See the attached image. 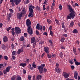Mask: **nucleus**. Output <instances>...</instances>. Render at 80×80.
<instances>
[{
    "label": "nucleus",
    "instance_id": "obj_1",
    "mask_svg": "<svg viewBox=\"0 0 80 80\" xmlns=\"http://www.w3.org/2000/svg\"><path fill=\"white\" fill-rule=\"evenodd\" d=\"M26 24L28 27V31L29 34L30 35H32L33 34V32H32V28H31V22L30 19H28L26 21Z\"/></svg>",
    "mask_w": 80,
    "mask_h": 80
},
{
    "label": "nucleus",
    "instance_id": "obj_2",
    "mask_svg": "<svg viewBox=\"0 0 80 80\" xmlns=\"http://www.w3.org/2000/svg\"><path fill=\"white\" fill-rule=\"evenodd\" d=\"M10 2H11V4L12 6L14 7L15 6V3L16 5H18L20 2H21V0H10Z\"/></svg>",
    "mask_w": 80,
    "mask_h": 80
},
{
    "label": "nucleus",
    "instance_id": "obj_3",
    "mask_svg": "<svg viewBox=\"0 0 80 80\" xmlns=\"http://www.w3.org/2000/svg\"><path fill=\"white\" fill-rule=\"evenodd\" d=\"M41 66H39L38 68V70H39V72L40 73H42L43 72V67L45 66V64H41Z\"/></svg>",
    "mask_w": 80,
    "mask_h": 80
},
{
    "label": "nucleus",
    "instance_id": "obj_4",
    "mask_svg": "<svg viewBox=\"0 0 80 80\" xmlns=\"http://www.w3.org/2000/svg\"><path fill=\"white\" fill-rule=\"evenodd\" d=\"M15 33L16 35H18L21 33V29L18 27H16L15 28Z\"/></svg>",
    "mask_w": 80,
    "mask_h": 80
},
{
    "label": "nucleus",
    "instance_id": "obj_5",
    "mask_svg": "<svg viewBox=\"0 0 80 80\" xmlns=\"http://www.w3.org/2000/svg\"><path fill=\"white\" fill-rule=\"evenodd\" d=\"M10 68H11V67L9 66L6 69L4 70L3 71V73L5 75L7 74L8 72H10Z\"/></svg>",
    "mask_w": 80,
    "mask_h": 80
},
{
    "label": "nucleus",
    "instance_id": "obj_6",
    "mask_svg": "<svg viewBox=\"0 0 80 80\" xmlns=\"http://www.w3.org/2000/svg\"><path fill=\"white\" fill-rule=\"evenodd\" d=\"M74 17H75V14L72 13H70L67 17L68 19H71L72 18L73 19Z\"/></svg>",
    "mask_w": 80,
    "mask_h": 80
},
{
    "label": "nucleus",
    "instance_id": "obj_7",
    "mask_svg": "<svg viewBox=\"0 0 80 80\" xmlns=\"http://www.w3.org/2000/svg\"><path fill=\"white\" fill-rule=\"evenodd\" d=\"M29 9L30 13L28 14V17H33V15H32L33 14V9L31 8H29Z\"/></svg>",
    "mask_w": 80,
    "mask_h": 80
},
{
    "label": "nucleus",
    "instance_id": "obj_8",
    "mask_svg": "<svg viewBox=\"0 0 80 80\" xmlns=\"http://www.w3.org/2000/svg\"><path fill=\"white\" fill-rule=\"evenodd\" d=\"M62 75L63 76H64L65 78H68V77H69V75H70V73H67L65 72H63Z\"/></svg>",
    "mask_w": 80,
    "mask_h": 80
},
{
    "label": "nucleus",
    "instance_id": "obj_9",
    "mask_svg": "<svg viewBox=\"0 0 80 80\" xmlns=\"http://www.w3.org/2000/svg\"><path fill=\"white\" fill-rule=\"evenodd\" d=\"M22 14L21 12L18 13L17 14V18L18 19V20H21L22 17Z\"/></svg>",
    "mask_w": 80,
    "mask_h": 80
},
{
    "label": "nucleus",
    "instance_id": "obj_10",
    "mask_svg": "<svg viewBox=\"0 0 80 80\" xmlns=\"http://www.w3.org/2000/svg\"><path fill=\"white\" fill-rule=\"evenodd\" d=\"M36 28L39 30H42V25H39V23H38L36 26Z\"/></svg>",
    "mask_w": 80,
    "mask_h": 80
},
{
    "label": "nucleus",
    "instance_id": "obj_11",
    "mask_svg": "<svg viewBox=\"0 0 80 80\" xmlns=\"http://www.w3.org/2000/svg\"><path fill=\"white\" fill-rule=\"evenodd\" d=\"M44 52L46 53H47L48 54L49 53V48L48 47H45L44 48Z\"/></svg>",
    "mask_w": 80,
    "mask_h": 80
},
{
    "label": "nucleus",
    "instance_id": "obj_12",
    "mask_svg": "<svg viewBox=\"0 0 80 80\" xmlns=\"http://www.w3.org/2000/svg\"><path fill=\"white\" fill-rule=\"evenodd\" d=\"M61 70H61V69L59 68L58 67H56L55 69V72H57V73H58L61 72Z\"/></svg>",
    "mask_w": 80,
    "mask_h": 80
},
{
    "label": "nucleus",
    "instance_id": "obj_13",
    "mask_svg": "<svg viewBox=\"0 0 80 80\" xmlns=\"http://www.w3.org/2000/svg\"><path fill=\"white\" fill-rule=\"evenodd\" d=\"M3 41H4V42H8V38L7 36H4L3 38Z\"/></svg>",
    "mask_w": 80,
    "mask_h": 80
},
{
    "label": "nucleus",
    "instance_id": "obj_14",
    "mask_svg": "<svg viewBox=\"0 0 80 80\" xmlns=\"http://www.w3.org/2000/svg\"><path fill=\"white\" fill-rule=\"evenodd\" d=\"M31 43H34V42H35V38L33 37L32 38H31Z\"/></svg>",
    "mask_w": 80,
    "mask_h": 80
},
{
    "label": "nucleus",
    "instance_id": "obj_15",
    "mask_svg": "<svg viewBox=\"0 0 80 80\" xmlns=\"http://www.w3.org/2000/svg\"><path fill=\"white\" fill-rule=\"evenodd\" d=\"M77 76H78V72L75 71L74 72V76L75 78L76 79H77Z\"/></svg>",
    "mask_w": 80,
    "mask_h": 80
},
{
    "label": "nucleus",
    "instance_id": "obj_16",
    "mask_svg": "<svg viewBox=\"0 0 80 80\" xmlns=\"http://www.w3.org/2000/svg\"><path fill=\"white\" fill-rule=\"evenodd\" d=\"M11 30H12L11 31L12 35H13V36H14L15 34V31H14V28H12Z\"/></svg>",
    "mask_w": 80,
    "mask_h": 80
},
{
    "label": "nucleus",
    "instance_id": "obj_17",
    "mask_svg": "<svg viewBox=\"0 0 80 80\" xmlns=\"http://www.w3.org/2000/svg\"><path fill=\"white\" fill-rule=\"evenodd\" d=\"M71 7V6H70V5H68V7L69 8L70 12H73V9H72V8Z\"/></svg>",
    "mask_w": 80,
    "mask_h": 80
},
{
    "label": "nucleus",
    "instance_id": "obj_18",
    "mask_svg": "<svg viewBox=\"0 0 80 80\" xmlns=\"http://www.w3.org/2000/svg\"><path fill=\"white\" fill-rule=\"evenodd\" d=\"M23 51L22 49L21 50L20 49H19L17 52L18 54V55L20 54V53H21V52H23Z\"/></svg>",
    "mask_w": 80,
    "mask_h": 80
},
{
    "label": "nucleus",
    "instance_id": "obj_19",
    "mask_svg": "<svg viewBox=\"0 0 80 80\" xmlns=\"http://www.w3.org/2000/svg\"><path fill=\"white\" fill-rule=\"evenodd\" d=\"M25 12H26L25 9L24 8L22 10L21 13H22V15H25Z\"/></svg>",
    "mask_w": 80,
    "mask_h": 80
},
{
    "label": "nucleus",
    "instance_id": "obj_20",
    "mask_svg": "<svg viewBox=\"0 0 80 80\" xmlns=\"http://www.w3.org/2000/svg\"><path fill=\"white\" fill-rule=\"evenodd\" d=\"M16 80H22V78L20 76H18Z\"/></svg>",
    "mask_w": 80,
    "mask_h": 80
},
{
    "label": "nucleus",
    "instance_id": "obj_21",
    "mask_svg": "<svg viewBox=\"0 0 80 80\" xmlns=\"http://www.w3.org/2000/svg\"><path fill=\"white\" fill-rule=\"evenodd\" d=\"M32 66L35 68H37V65H35V62L33 63Z\"/></svg>",
    "mask_w": 80,
    "mask_h": 80
},
{
    "label": "nucleus",
    "instance_id": "obj_22",
    "mask_svg": "<svg viewBox=\"0 0 80 80\" xmlns=\"http://www.w3.org/2000/svg\"><path fill=\"white\" fill-rule=\"evenodd\" d=\"M36 10H37V11H39V12H40V11L41 10L40 9V8L38 6H37L36 8Z\"/></svg>",
    "mask_w": 80,
    "mask_h": 80
},
{
    "label": "nucleus",
    "instance_id": "obj_23",
    "mask_svg": "<svg viewBox=\"0 0 80 80\" xmlns=\"http://www.w3.org/2000/svg\"><path fill=\"white\" fill-rule=\"evenodd\" d=\"M26 63H21L20 64V66H21V67H25L26 66Z\"/></svg>",
    "mask_w": 80,
    "mask_h": 80
},
{
    "label": "nucleus",
    "instance_id": "obj_24",
    "mask_svg": "<svg viewBox=\"0 0 80 80\" xmlns=\"http://www.w3.org/2000/svg\"><path fill=\"white\" fill-rule=\"evenodd\" d=\"M47 21L48 23L49 24H51L52 23V20L48 19H47Z\"/></svg>",
    "mask_w": 80,
    "mask_h": 80
},
{
    "label": "nucleus",
    "instance_id": "obj_25",
    "mask_svg": "<svg viewBox=\"0 0 80 80\" xmlns=\"http://www.w3.org/2000/svg\"><path fill=\"white\" fill-rule=\"evenodd\" d=\"M75 63L76 65H77V66L78 65H80V62H78L77 61L75 62Z\"/></svg>",
    "mask_w": 80,
    "mask_h": 80
},
{
    "label": "nucleus",
    "instance_id": "obj_26",
    "mask_svg": "<svg viewBox=\"0 0 80 80\" xmlns=\"http://www.w3.org/2000/svg\"><path fill=\"white\" fill-rule=\"evenodd\" d=\"M60 41H61V42H62V43L64 42V41H65V38H61Z\"/></svg>",
    "mask_w": 80,
    "mask_h": 80
},
{
    "label": "nucleus",
    "instance_id": "obj_27",
    "mask_svg": "<svg viewBox=\"0 0 80 80\" xmlns=\"http://www.w3.org/2000/svg\"><path fill=\"white\" fill-rule=\"evenodd\" d=\"M42 78V76L41 75H38L37 77V79L39 80V79H41Z\"/></svg>",
    "mask_w": 80,
    "mask_h": 80
},
{
    "label": "nucleus",
    "instance_id": "obj_28",
    "mask_svg": "<svg viewBox=\"0 0 80 80\" xmlns=\"http://www.w3.org/2000/svg\"><path fill=\"white\" fill-rule=\"evenodd\" d=\"M72 32L74 33H78V31L77 29H74L72 31Z\"/></svg>",
    "mask_w": 80,
    "mask_h": 80
},
{
    "label": "nucleus",
    "instance_id": "obj_29",
    "mask_svg": "<svg viewBox=\"0 0 80 80\" xmlns=\"http://www.w3.org/2000/svg\"><path fill=\"white\" fill-rule=\"evenodd\" d=\"M2 48L3 49V50H5V48H6V47L5 45H2Z\"/></svg>",
    "mask_w": 80,
    "mask_h": 80
},
{
    "label": "nucleus",
    "instance_id": "obj_30",
    "mask_svg": "<svg viewBox=\"0 0 80 80\" xmlns=\"http://www.w3.org/2000/svg\"><path fill=\"white\" fill-rule=\"evenodd\" d=\"M73 25H74V22H72L70 24V27H72Z\"/></svg>",
    "mask_w": 80,
    "mask_h": 80
},
{
    "label": "nucleus",
    "instance_id": "obj_31",
    "mask_svg": "<svg viewBox=\"0 0 80 80\" xmlns=\"http://www.w3.org/2000/svg\"><path fill=\"white\" fill-rule=\"evenodd\" d=\"M17 53V51H13L12 53V55H16Z\"/></svg>",
    "mask_w": 80,
    "mask_h": 80
},
{
    "label": "nucleus",
    "instance_id": "obj_32",
    "mask_svg": "<svg viewBox=\"0 0 80 80\" xmlns=\"http://www.w3.org/2000/svg\"><path fill=\"white\" fill-rule=\"evenodd\" d=\"M24 40V37L23 36L21 37L19 39V40H20V41H23Z\"/></svg>",
    "mask_w": 80,
    "mask_h": 80
},
{
    "label": "nucleus",
    "instance_id": "obj_33",
    "mask_svg": "<svg viewBox=\"0 0 80 80\" xmlns=\"http://www.w3.org/2000/svg\"><path fill=\"white\" fill-rule=\"evenodd\" d=\"M15 78H16V76H14L11 78V80H15Z\"/></svg>",
    "mask_w": 80,
    "mask_h": 80
},
{
    "label": "nucleus",
    "instance_id": "obj_34",
    "mask_svg": "<svg viewBox=\"0 0 80 80\" xmlns=\"http://www.w3.org/2000/svg\"><path fill=\"white\" fill-rule=\"evenodd\" d=\"M69 63H70L71 64H73V59L70 60Z\"/></svg>",
    "mask_w": 80,
    "mask_h": 80
},
{
    "label": "nucleus",
    "instance_id": "obj_35",
    "mask_svg": "<svg viewBox=\"0 0 80 80\" xmlns=\"http://www.w3.org/2000/svg\"><path fill=\"white\" fill-rule=\"evenodd\" d=\"M54 5H55V1H54L53 2L52 4V5L51 6L52 8H53V7H54Z\"/></svg>",
    "mask_w": 80,
    "mask_h": 80
},
{
    "label": "nucleus",
    "instance_id": "obj_36",
    "mask_svg": "<svg viewBox=\"0 0 80 80\" xmlns=\"http://www.w3.org/2000/svg\"><path fill=\"white\" fill-rule=\"evenodd\" d=\"M28 78L29 80H31V78H32V76L30 75H28Z\"/></svg>",
    "mask_w": 80,
    "mask_h": 80
},
{
    "label": "nucleus",
    "instance_id": "obj_37",
    "mask_svg": "<svg viewBox=\"0 0 80 80\" xmlns=\"http://www.w3.org/2000/svg\"><path fill=\"white\" fill-rule=\"evenodd\" d=\"M10 17H11V16H10V14H9L8 15L7 18H8V20H9L10 19Z\"/></svg>",
    "mask_w": 80,
    "mask_h": 80
},
{
    "label": "nucleus",
    "instance_id": "obj_38",
    "mask_svg": "<svg viewBox=\"0 0 80 80\" xmlns=\"http://www.w3.org/2000/svg\"><path fill=\"white\" fill-rule=\"evenodd\" d=\"M47 55L48 57L49 58H50L52 57V55H51V54H48Z\"/></svg>",
    "mask_w": 80,
    "mask_h": 80
},
{
    "label": "nucleus",
    "instance_id": "obj_39",
    "mask_svg": "<svg viewBox=\"0 0 80 80\" xmlns=\"http://www.w3.org/2000/svg\"><path fill=\"white\" fill-rule=\"evenodd\" d=\"M50 34L51 37H53V32L51 31L50 32Z\"/></svg>",
    "mask_w": 80,
    "mask_h": 80
},
{
    "label": "nucleus",
    "instance_id": "obj_40",
    "mask_svg": "<svg viewBox=\"0 0 80 80\" xmlns=\"http://www.w3.org/2000/svg\"><path fill=\"white\" fill-rule=\"evenodd\" d=\"M4 58L6 60H8V57L6 56H4Z\"/></svg>",
    "mask_w": 80,
    "mask_h": 80
},
{
    "label": "nucleus",
    "instance_id": "obj_41",
    "mask_svg": "<svg viewBox=\"0 0 80 80\" xmlns=\"http://www.w3.org/2000/svg\"><path fill=\"white\" fill-rule=\"evenodd\" d=\"M59 8L60 10H62V6L61 5V4H60Z\"/></svg>",
    "mask_w": 80,
    "mask_h": 80
},
{
    "label": "nucleus",
    "instance_id": "obj_42",
    "mask_svg": "<svg viewBox=\"0 0 80 80\" xmlns=\"http://www.w3.org/2000/svg\"><path fill=\"white\" fill-rule=\"evenodd\" d=\"M11 28H12V27H10L8 28H7V30L8 31H9V30H10L11 29Z\"/></svg>",
    "mask_w": 80,
    "mask_h": 80
},
{
    "label": "nucleus",
    "instance_id": "obj_43",
    "mask_svg": "<svg viewBox=\"0 0 80 80\" xmlns=\"http://www.w3.org/2000/svg\"><path fill=\"white\" fill-rule=\"evenodd\" d=\"M55 21L57 23V24H58V25H60V23H59V22H58V20H57V19H55Z\"/></svg>",
    "mask_w": 80,
    "mask_h": 80
},
{
    "label": "nucleus",
    "instance_id": "obj_44",
    "mask_svg": "<svg viewBox=\"0 0 80 80\" xmlns=\"http://www.w3.org/2000/svg\"><path fill=\"white\" fill-rule=\"evenodd\" d=\"M36 34L37 35H40V33H39V32H38V31L37 30L36 31Z\"/></svg>",
    "mask_w": 80,
    "mask_h": 80
},
{
    "label": "nucleus",
    "instance_id": "obj_45",
    "mask_svg": "<svg viewBox=\"0 0 80 80\" xmlns=\"http://www.w3.org/2000/svg\"><path fill=\"white\" fill-rule=\"evenodd\" d=\"M77 50H76V48H73V52L74 53H76Z\"/></svg>",
    "mask_w": 80,
    "mask_h": 80
},
{
    "label": "nucleus",
    "instance_id": "obj_46",
    "mask_svg": "<svg viewBox=\"0 0 80 80\" xmlns=\"http://www.w3.org/2000/svg\"><path fill=\"white\" fill-rule=\"evenodd\" d=\"M3 56L2 55H0V61L2 60V59H3Z\"/></svg>",
    "mask_w": 80,
    "mask_h": 80
},
{
    "label": "nucleus",
    "instance_id": "obj_47",
    "mask_svg": "<svg viewBox=\"0 0 80 80\" xmlns=\"http://www.w3.org/2000/svg\"><path fill=\"white\" fill-rule=\"evenodd\" d=\"M29 8H32L33 9L35 8V7L31 5L29 6Z\"/></svg>",
    "mask_w": 80,
    "mask_h": 80
},
{
    "label": "nucleus",
    "instance_id": "obj_48",
    "mask_svg": "<svg viewBox=\"0 0 80 80\" xmlns=\"http://www.w3.org/2000/svg\"><path fill=\"white\" fill-rule=\"evenodd\" d=\"M46 9V8H45V5H43V10H45Z\"/></svg>",
    "mask_w": 80,
    "mask_h": 80
},
{
    "label": "nucleus",
    "instance_id": "obj_49",
    "mask_svg": "<svg viewBox=\"0 0 80 80\" xmlns=\"http://www.w3.org/2000/svg\"><path fill=\"white\" fill-rule=\"evenodd\" d=\"M12 58L13 60H15V59L16 58V57H15V56H12Z\"/></svg>",
    "mask_w": 80,
    "mask_h": 80
},
{
    "label": "nucleus",
    "instance_id": "obj_50",
    "mask_svg": "<svg viewBox=\"0 0 80 80\" xmlns=\"http://www.w3.org/2000/svg\"><path fill=\"white\" fill-rule=\"evenodd\" d=\"M39 43L40 44H43L44 43V41H40Z\"/></svg>",
    "mask_w": 80,
    "mask_h": 80
},
{
    "label": "nucleus",
    "instance_id": "obj_51",
    "mask_svg": "<svg viewBox=\"0 0 80 80\" xmlns=\"http://www.w3.org/2000/svg\"><path fill=\"white\" fill-rule=\"evenodd\" d=\"M29 3H30V1L29 0H27L26 2V4H28Z\"/></svg>",
    "mask_w": 80,
    "mask_h": 80
},
{
    "label": "nucleus",
    "instance_id": "obj_52",
    "mask_svg": "<svg viewBox=\"0 0 80 80\" xmlns=\"http://www.w3.org/2000/svg\"><path fill=\"white\" fill-rule=\"evenodd\" d=\"M29 62H30V60H29V59H27L26 61V63H28Z\"/></svg>",
    "mask_w": 80,
    "mask_h": 80
},
{
    "label": "nucleus",
    "instance_id": "obj_53",
    "mask_svg": "<svg viewBox=\"0 0 80 80\" xmlns=\"http://www.w3.org/2000/svg\"><path fill=\"white\" fill-rule=\"evenodd\" d=\"M11 47H12V48H14L15 46H14V45H13V43L12 44Z\"/></svg>",
    "mask_w": 80,
    "mask_h": 80
},
{
    "label": "nucleus",
    "instance_id": "obj_54",
    "mask_svg": "<svg viewBox=\"0 0 80 80\" xmlns=\"http://www.w3.org/2000/svg\"><path fill=\"white\" fill-rule=\"evenodd\" d=\"M9 11L11 12H12V13H13V11L12 10V9H9Z\"/></svg>",
    "mask_w": 80,
    "mask_h": 80
},
{
    "label": "nucleus",
    "instance_id": "obj_55",
    "mask_svg": "<svg viewBox=\"0 0 80 80\" xmlns=\"http://www.w3.org/2000/svg\"><path fill=\"white\" fill-rule=\"evenodd\" d=\"M71 68L72 70L74 69V68H75V67L74 66H71Z\"/></svg>",
    "mask_w": 80,
    "mask_h": 80
},
{
    "label": "nucleus",
    "instance_id": "obj_56",
    "mask_svg": "<svg viewBox=\"0 0 80 80\" xmlns=\"http://www.w3.org/2000/svg\"><path fill=\"white\" fill-rule=\"evenodd\" d=\"M24 37H27V35H28V34H27V33H24Z\"/></svg>",
    "mask_w": 80,
    "mask_h": 80
},
{
    "label": "nucleus",
    "instance_id": "obj_57",
    "mask_svg": "<svg viewBox=\"0 0 80 80\" xmlns=\"http://www.w3.org/2000/svg\"><path fill=\"white\" fill-rule=\"evenodd\" d=\"M52 26H51L49 28V30L50 31H52Z\"/></svg>",
    "mask_w": 80,
    "mask_h": 80
},
{
    "label": "nucleus",
    "instance_id": "obj_58",
    "mask_svg": "<svg viewBox=\"0 0 80 80\" xmlns=\"http://www.w3.org/2000/svg\"><path fill=\"white\" fill-rule=\"evenodd\" d=\"M62 27L63 28H65V25H64V24L63 23H62Z\"/></svg>",
    "mask_w": 80,
    "mask_h": 80
},
{
    "label": "nucleus",
    "instance_id": "obj_59",
    "mask_svg": "<svg viewBox=\"0 0 80 80\" xmlns=\"http://www.w3.org/2000/svg\"><path fill=\"white\" fill-rule=\"evenodd\" d=\"M45 53H43L42 54V55H41V57L42 58H43V57L44 56V55H45Z\"/></svg>",
    "mask_w": 80,
    "mask_h": 80
},
{
    "label": "nucleus",
    "instance_id": "obj_60",
    "mask_svg": "<svg viewBox=\"0 0 80 80\" xmlns=\"http://www.w3.org/2000/svg\"><path fill=\"white\" fill-rule=\"evenodd\" d=\"M2 26H3V24L2 23H0V28H2Z\"/></svg>",
    "mask_w": 80,
    "mask_h": 80
},
{
    "label": "nucleus",
    "instance_id": "obj_61",
    "mask_svg": "<svg viewBox=\"0 0 80 80\" xmlns=\"http://www.w3.org/2000/svg\"><path fill=\"white\" fill-rule=\"evenodd\" d=\"M43 71L44 72H47V69L44 68V70H43Z\"/></svg>",
    "mask_w": 80,
    "mask_h": 80
},
{
    "label": "nucleus",
    "instance_id": "obj_62",
    "mask_svg": "<svg viewBox=\"0 0 80 80\" xmlns=\"http://www.w3.org/2000/svg\"><path fill=\"white\" fill-rule=\"evenodd\" d=\"M49 9H50V7H49V6H48L47 7V10H49Z\"/></svg>",
    "mask_w": 80,
    "mask_h": 80
},
{
    "label": "nucleus",
    "instance_id": "obj_63",
    "mask_svg": "<svg viewBox=\"0 0 80 80\" xmlns=\"http://www.w3.org/2000/svg\"><path fill=\"white\" fill-rule=\"evenodd\" d=\"M43 35H46V36H47V33L46 32H44L43 33Z\"/></svg>",
    "mask_w": 80,
    "mask_h": 80
},
{
    "label": "nucleus",
    "instance_id": "obj_64",
    "mask_svg": "<svg viewBox=\"0 0 80 80\" xmlns=\"http://www.w3.org/2000/svg\"><path fill=\"white\" fill-rule=\"evenodd\" d=\"M78 80H80V76H78Z\"/></svg>",
    "mask_w": 80,
    "mask_h": 80
}]
</instances>
